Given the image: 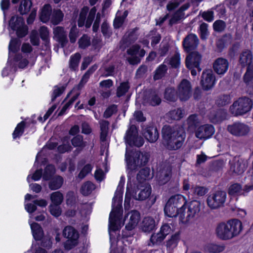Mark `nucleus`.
Segmentation results:
<instances>
[{
    "label": "nucleus",
    "mask_w": 253,
    "mask_h": 253,
    "mask_svg": "<svg viewBox=\"0 0 253 253\" xmlns=\"http://www.w3.org/2000/svg\"><path fill=\"white\" fill-rule=\"evenodd\" d=\"M162 133L168 149L176 150L182 146L185 137V133L181 126L165 125L162 129Z\"/></svg>",
    "instance_id": "obj_1"
},
{
    "label": "nucleus",
    "mask_w": 253,
    "mask_h": 253,
    "mask_svg": "<svg viewBox=\"0 0 253 253\" xmlns=\"http://www.w3.org/2000/svg\"><path fill=\"white\" fill-rule=\"evenodd\" d=\"M122 187H119L113 198V209L110 214L109 229L116 231L121 227L120 218L123 213L122 206Z\"/></svg>",
    "instance_id": "obj_2"
},
{
    "label": "nucleus",
    "mask_w": 253,
    "mask_h": 253,
    "mask_svg": "<svg viewBox=\"0 0 253 253\" xmlns=\"http://www.w3.org/2000/svg\"><path fill=\"white\" fill-rule=\"evenodd\" d=\"M149 156L139 151L126 149L125 160L127 167L131 171H136L141 167L145 165L148 162Z\"/></svg>",
    "instance_id": "obj_3"
},
{
    "label": "nucleus",
    "mask_w": 253,
    "mask_h": 253,
    "mask_svg": "<svg viewBox=\"0 0 253 253\" xmlns=\"http://www.w3.org/2000/svg\"><path fill=\"white\" fill-rule=\"evenodd\" d=\"M186 201L181 195L172 196L167 202L164 211L166 215L173 217L177 216L178 211L185 206Z\"/></svg>",
    "instance_id": "obj_4"
},
{
    "label": "nucleus",
    "mask_w": 253,
    "mask_h": 253,
    "mask_svg": "<svg viewBox=\"0 0 253 253\" xmlns=\"http://www.w3.org/2000/svg\"><path fill=\"white\" fill-rule=\"evenodd\" d=\"M151 193V188L149 184H139L137 186L136 188L132 191L127 189L125 200V206L126 205L129 204L131 198H133L135 200L143 201L147 199Z\"/></svg>",
    "instance_id": "obj_5"
},
{
    "label": "nucleus",
    "mask_w": 253,
    "mask_h": 253,
    "mask_svg": "<svg viewBox=\"0 0 253 253\" xmlns=\"http://www.w3.org/2000/svg\"><path fill=\"white\" fill-rule=\"evenodd\" d=\"M252 106L253 102L249 98L242 97L234 102L230 106L229 111L235 116L243 115L249 112Z\"/></svg>",
    "instance_id": "obj_6"
},
{
    "label": "nucleus",
    "mask_w": 253,
    "mask_h": 253,
    "mask_svg": "<svg viewBox=\"0 0 253 253\" xmlns=\"http://www.w3.org/2000/svg\"><path fill=\"white\" fill-rule=\"evenodd\" d=\"M63 237L67 240L64 243L66 250H70L77 246L79 243V234L78 231L71 226H66L62 232Z\"/></svg>",
    "instance_id": "obj_7"
},
{
    "label": "nucleus",
    "mask_w": 253,
    "mask_h": 253,
    "mask_svg": "<svg viewBox=\"0 0 253 253\" xmlns=\"http://www.w3.org/2000/svg\"><path fill=\"white\" fill-rule=\"evenodd\" d=\"M226 199V193L224 191H216L211 194L207 199L209 207L212 210L224 207Z\"/></svg>",
    "instance_id": "obj_8"
},
{
    "label": "nucleus",
    "mask_w": 253,
    "mask_h": 253,
    "mask_svg": "<svg viewBox=\"0 0 253 253\" xmlns=\"http://www.w3.org/2000/svg\"><path fill=\"white\" fill-rule=\"evenodd\" d=\"M9 25L12 30L16 31V34L19 38L25 37L28 33V27L25 25L22 17L12 16L9 22Z\"/></svg>",
    "instance_id": "obj_9"
},
{
    "label": "nucleus",
    "mask_w": 253,
    "mask_h": 253,
    "mask_svg": "<svg viewBox=\"0 0 253 253\" xmlns=\"http://www.w3.org/2000/svg\"><path fill=\"white\" fill-rule=\"evenodd\" d=\"M95 7H92L89 12L88 15L85 21L87 13L88 11V8L87 6H84L81 10L79 15L78 24L79 27H82L85 25L86 28L90 27L92 22L94 19L96 12Z\"/></svg>",
    "instance_id": "obj_10"
},
{
    "label": "nucleus",
    "mask_w": 253,
    "mask_h": 253,
    "mask_svg": "<svg viewBox=\"0 0 253 253\" xmlns=\"http://www.w3.org/2000/svg\"><path fill=\"white\" fill-rule=\"evenodd\" d=\"M230 171L232 174L240 175L243 173L247 168L244 160L239 156H235L229 161Z\"/></svg>",
    "instance_id": "obj_11"
},
{
    "label": "nucleus",
    "mask_w": 253,
    "mask_h": 253,
    "mask_svg": "<svg viewBox=\"0 0 253 253\" xmlns=\"http://www.w3.org/2000/svg\"><path fill=\"white\" fill-rule=\"evenodd\" d=\"M189 53L185 59L186 67L189 69L196 68L199 72L201 71L202 69L200 67V64L202 58L201 54L197 51H192Z\"/></svg>",
    "instance_id": "obj_12"
},
{
    "label": "nucleus",
    "mask_w": 253,
    "mask_h": 253,
    "mask_svg": "<svg viewBox=\"0 0 253 253\" xmlns=\"http://www.w3.org/2000/svg\"><path fill=\"white\" fill-rule=\"evenodd\" d=\"M177 94L181 101H186L191 95V85L189 81L183 79L178 86Z\"/></svg>",
    "instance_id": "obj_13"
},
{
    "label": "nucleus",
    "mask_w": 253,
    "mask_h": 253,
    "mask_svg": "<svg viewBox=\"0 0 253 253\" xmlns=\"http://www.w3.org/2000/svg\"><path fill=\"white\" fill-rule=\"evenodd\" d=\"M140 218V213L138 211H131L125 215L123 224H126L125 228L127 230L131 231L137 226Z\"/></svg>",
    "instance_id": "obj_14"
},
{
    "label": "nucleus",
    "mask_w": 253,
    "mask_h": 253,
    "mask_svg": "<svg viewBox=\"0 0 253 253\" xmlns=\"http://www.w3.org/2000/svg\"><path fill=\"white\" fill-rule=\"evenodd\" d=\"M239 61L242 67L247 66L246 73H253V55L251 50L243 51L240 55Z\"/></svg>",
    "instance_id": "obj_15"
},
{
    "label": "nucleus",
    "mask_w": 253,
    "mask_h": 253,
    "mask_svg": "<svg viewBox=\"0 0 253 253\" xmlns=\"http://www.w3.org/2000/svg\"><path fill=\"white\" fill-rule=\"evenodd\" d=\"M227 129L231 134L236 136H245L250 130V128L247 125L241 122H235L228 125Z\"/></svg>",
    "instance_id": "obj_16"
},
{
    "label": "nucleus",
    "mask_w": 253,
    "mask_h": 253,
    "mask_svg": "<svg viewBox=\"0 0 253 253\" xmlns=\"http://www.w3.org/2000/svg\"><path fill=\"white\" fill-rule=\"evenodd\" d=\"M142 134L145 138L150 143L155 142L159 137L157 127L151 124L143 126Z\"/></svg>",
    "instance_id": "obj_17"
},
{
    "label": "nucleus",
    "mask_w": 253,
    "mask_h": 253,
    "mask_svg": "<svg viewBox=\"0 0 253 253\" xmlns=\"http://www.w3.org/2000/svg\"><path fill=\"white\" fill-rule=\"evenodd\" d=\"M171 176V168L168 164L162 165L157 171L156 178L160 185H164L167 183L170 179Z\"/></svg>",
    "instance_id": "obj_18"
},
{
    "label": "nucleus",
    "mask_w": 253,
    "mask_h": 253,
    "mask_svg": "<svg viewBox=\"0 0 253 253\" xmlns=\"http://www.w3.org/2000/svg\"><path fill=\"white\" fill-rule=\"evenodd\" d=\"M143 103L152 106L159 105L162 99L158 91L154 90H149L145 92L143 96Z\"/></svg>",
    "instance_id": "obj_19"
},
{
    "label": "nucleus",
    "mask_w": 253,
    "mask_h": 253,
    "mask_svg": "<svg viewBox=\"0 0 253 253\" xmlns=\"http://www.w3.org/2000/svg\"><path fill=\"white\" fill-rule=\"evenodd\" d=\"M199 42L197 36L194 34H189L183 39L182 46L185 51L190 52L195 50Z\"/></svg>",
    "instance_id": "obj_20"
},
{
    "label": "nucleus",
    "mask_w": 253,
    "mask_h": 253,
    "mask_svg": "<svg viewBox=\"0 0 253 253\" xmlns=\"http://www.w3.org/2000/svg\"><path fill=\"white\" fill-rule=\"evenodd\" d=\"M215 81L214 74L211 70H206L203 72L201 83L204 90L211 89L214 85Z\"/></svg>",
    "instance_id": "obj_21"
},
{
    "label": "nucleus",
    "mask_w": 253,
    "mask_h": 253,
    "mask_svg": "<svg viewBox=\"0 0 253 253\" xmlns=\"http://www.w3.org/2000/svg\"><path fill=\"white\" fill-rule=\"evenodd\" d=\"M227 223L229 240L238 236L242 229V222L238 219L229 220Z\"/></svg>",
    "instance_id": "obj_22"
},
{
    "label": "nucleus",
    "mask_w": 253,
    "mask_h": 253,
    "mask_svg": "<svg viewBox=\"0 0 253 253\" xmlns=\"http://www.w3.org/2000/svg\"><path fill=\"white\" fill-rule=\"evenodd\" d=\"M53 39L58 42L63 47L66 45L68 40L67 39V33L65 31L64 27L61 26H57L53 29Z\"/></svg>",
    "instance_id": "obj_23"
},
{
    "label": "nucleus",
    "mask_w": 253,
    "mask_h": 253,
    "mask_svg": "<svg viewBox=\"0 0 253 253\" xmlns=\"http://www.w3.org/2000/svg\"><path fill=\"white\" fill-rule=\"evenodd\" d=\"M214 128L211 125H204L199 127L195 131V136L199 139H207L214 133Z\"/></svg>",
    "instance_id": "obj_24"
},
{
    "label": "nucleus",
    "mask_w": 253,
    "mask_h": 253,
    "mask_svg": "<svg viewBox=\"0 0 253 253\" xmlns=\"http://www.w3.org/2000/svg\"><path fill=\"white\" fill-rule=\"evenodd\" d=\"M227 113L226 110L222 109L211 111L209 114L210 121L213 124H218L226 120Z\"/></svg>",
    "instance_id": "obj_25"
},
{
    "label": "nucleus",
    "mask_w": 253,
    "mask_h": 253,
    "mask_svg": "<svg viewBox=\"0 0 253 253\" xmlns=\"http://www.w3.org/2000/svg\"><path fill=\"white\" fill-rule=\"evenodd\" d=\"M229 62L225 58L219 57L216 59L213 63L214 71L219 75L224 74L228 69Z\"/></svg>",
    "instance_id": "obj_26"
},
{
    "label": "nucleus",
    "mask_w": 253,
    "mask_h": 253,
    "mask_svg": "<svg viewBox=\"0 0 253 253\" xmlns=\"http://www.w3.org/2000/svg\"><path fill=\"white\" fill-rule=\"evenodd\" d=\"M228 228L227 223L221 222L219 223L215 228V234L216 236L222 240H228Z\"/></svg>",
    "instance_id": "obj_27"
},
{
    "label": "nucleus",
    "mask_w": 253,
    "mask_h": 253,
    "mask_svg": "<svg viewBox=\"0 0 253 253\" xmlns=\"http://www.w3.org/2000/svg\"><path fill=\"white\" fill-rule=\"evenodd\" d=\"M243 81L246 85V91L253 96V72L245 73L243 77Z\"/></svg>",
    "instance_id": "obj_28"
},
{
    "label": "nucleus",
    "mask_w": 253,
    "mask_h": 253,
    "mask_svg": "<svg viewBox=\"0 0 253 253\" xmlns=\"http://www.w3.org/2000/svg\"><path fill=\"white\" fill-rule=\"evenodd\" d=\"M155 227V221L151 217H145L141 224V229L145 232H150L152 231Z\"/></svg>",
    "instance_id": "obj_29"
},
{
    "label": "nucleus",
    "mask_w": 253,
    "mask_h": 253,
    "mask_svg": "<svg viewBox=\"0 0 253 253\" xmlns=\"http://www.w3.org/2000/svg\"><path fill=\"white\" fill-rule=\"evenodd\" d=\"M187 209L194 219L199 215L201 209V203L197 200L192 201L189 203Z\"/></svg>",
    "instance_id": "obj_30"
},
{
    "label": "nucleus",
    "mask_w": 253,
    "mask_h": 253,
    "mask_svg": "<svg viewBox=\"0 0 253 253\" xmlns=\"http://www.w3.org/2000/svg\"><path fill=\"white\" fill-rule=\"evenodd\" d=\"M100 128V140L105 142L108 133L109 122L104 120H100L99 122Z\"/></svg>",
    "instance_id": "obj_31"
},
{
    "label": "nucleus",
    "mask_w": 253,
    "mask_h": 253,
    "mask_svg": "<svg viewBox=\"0 0 253 253\" xmlns=\"http://www.w3.org/2000/svg\"><path fill=\"white\" fill-rule=\"evenodd\" d=\"M39 33L40 37L43 41V44L46 47V49L50 48V39L49 32L48 28L45 26H42L40 30Z\"/></svg>",
    "instance_id": "obj_32"
},
{
    "label": "nucleus",
    "mask_w": 253,
    "mask_h": 253,
    "mask_svg": "<svg viewBox=\"0 0 253 253\" xmlns=\"http://www.w3.org/2000/svg\"><path fill=\"white\" fill-rule=\"evenodd\" d=\"M96 189V185L90 181L84 182L81 186L80 191L84 196H88Z\"/></svg>",
    "instance_id": "obj_33"
},
{
    "label": "nucleus",
    "mask_w": 253,
    "mask_h": 253,
    "mask_svg": "<svg viewBox=\"0 0 253 253\" xmlns=\"http://www.w3.org/2000/svg\"><path fill=\"white\" fill-rule=\"evenodd\" d=\"M33 235L36 240H42L43 236V232L41 226L37 223H33L31 224Z\"/></svg>",
    "instance_id": "obj_34"
},
{
    "label": "nucleus",
    "mask_w": 253,
    "mask_h": 253,
    "mask_svg": "<svg viewBox=\"0 0 253 253\" xmlns=\"http://www.w3.org/2000/svg\"><path fill=\"white\" fill-rule=\"evenodd\" d=\"M48 183L49 188L51 190H55L59 189L63 183V178L59 175L55 176L50 179Z\"/></svg>",
    "instance_id": "obj_35"
},
{
    "label": "nucleus",
    "mask_w": 253,
    "mask_h": 253,
    "mask_svg": "<svg viewBox=\"0 0 253 253\" xmlns=\"http://www.w3.org/2000/svg\"><path fill=\"white\" fill-rule=\"evenodd\" d=\"M179 215V220L184 224L188 223L189 221L193 219L188 210H186V208L184 206L179 211L178 215Z\"/></svg>",
    "instance_id": "obj_36"
},
{
    "label": "nucleus",
    "mask_w": 253,
    "mask_h": 253,
    "mask_svg": "<svg viewBox=\"0 0 253 253\" xmlns=\"http://www.w3.org/2000/svg\"><path fill=\"white\" fill-rule=\"evenodd\" d=\"M64 17V13L59 9H54L51 17V22L54 25L59 24L62 21Z\"/></svg>",
    "instance_id": "obj_37"
},
{
    "label": "nucleus",
    "mask_w": 253,
    "mask_h": 253,
    "mask_svg": "<svg viewBox=\"0 0 253 253\" xmlns=\"http://www.w3.org/2000/svg\"><path fill=\"white\" fill-rule=\"evenodd\" d=\"M52 8L49 4H45L42 8L40 14V18L41 20L46 23L49 20L51 14Z\"/></svg>",
    "instance_id": "obj_38"
},
{
    "label": "nucleus",
    "mask_w": 253,
    "mask_h": 253,
    "mask_svg": "<svg viewBox=\"0 0 253 253\" xmlns=\"http://www.w3.org/2000/svg\"><path fill=\"white\" fill-rule=\"evenodd\" d=\"M177 91L176 92L173 87H167L166 88L164 93V98L167 100L174 102L177 98Z\"/></svg>",
    "instance_id": "obj_39"
},
{
    "label": "nucleus",
    "mask_w": 253,
    "mask_h": 253,
    "mask_svg": "<svg viewBox=\"0 0 253 253\" xmlns=\"http://www.w3.org/2000/svg\"><path fill=\"white\" fill-rule=\"evenodd\" d=\"M55 173V169L53 165H48L44 169L43 173L42 172V179L44 180L47 181L53 178Z\"/></svg>",
    "instance_id": "obj_40"
},
{
    "label": "nucleus",
    "mask_w": 253,
    "mask_h": 253,
    "mask_svg": "<svg viewBox=\"0 0 253 253\" xmlns=\"http://www.w3.org/2000/svg\"><path fill=\"white\" fill-rule=\"evenodd\" d=\"M151 177L150 169L148 168H145L141 169L137 174L136 176L137 180L140 183H143L144 181L150 179Z\"/></svg>",
    "instance_id": "obj_41"
},
{
    "label": "nucleus",
    "mask_w": 253,
    "mask_h": 253,
    "mask_svg": "<svg viewBox=\"0 0 253 253\" xmlns=\"http://www.w3.org/2000/svg\"><path fill=\"white\" fill-rule=\"evenodd\" d=\"M137 134H138V133L136 126L134 125L130 126L125 136L126 143L128 142L132 139H133Z\"/></svg>",
    "instance_id": "obj_42"
},
{
    "label": "nucleus",
    "mask_w": 253,
    "mask_h": 253,
    "mask_svg": "<svg viewBox=\"0 0 253 253\" xmlns=\"http://www.w3.org/2000/svg\"><path fill=\"white\" fill-rule=\"evenodd\" d=\"M138 30V28L136 27L132 29L130 32L127 33L124 36L123 39L120 42L122 44L126 43L127 42H131L134 41L137 39V36L135 34L136 32Z\"/></svg>",
    "instance_id": "obj_43"
},
{
    "label": "nucleus",
    "mask_w": 253,
    "mask_h": 253,
    "mask_svg": "<svg viewBox=\"0 0 253 253\" xmlns=\"http://www.w3.org/2000/svg\"><path fill=\"white\" fill-rule=\"evenodd\" d=\"M81 59V55L77 52L72 55L69 61V68L73 71L77 70L79 62Z\"/></svg>",
    "instance_id": "obj_44"
},
{
    "label": "nucleus",
    "mask_w": 253,
    "mask_h": 253,
    "mask_svg": "<svg viewBox=\"0 0 253 253\" xmlns=\"http://www.w3.org/2000/svg\"><path fill=\"white\" fill-rule=\"evenodd\" d=\"M50 199L52 202L51 204L60 205L63 201L64 197L60 191H56L50 194Z\"/></svg>",
    "instance_id": "obj_45"
},
{
    "label": "nucleus",
    "mask_w": 253,
    "mask_h": 253,
    "mask_svg": "<svg viewBox=\"0 0 253 253\" xmlns=\"http://www.w3.org/2000/svg\"><path fill=\"white\" fill-rule=\"evenodd\" d=\"M32 5V3L31 0H23L21 2L18 10L21 15L27 14L30 11Z\"/></svg>",
    "instance_id": "obj_46"
},
{
    "label": "nucleus",
    "mask_w": 253,
    "mask_h": 253,
    "mask_svg": "<svg viewBox=\"0 0 253 253\" xmlns=\"http://www.w3.org/2000/svg\"><path fill=\"white\" fill-rule=\"evenodd\" d=\"M167 67L166 65H161L155 71L153 79L155 81L160 80L165 76L167 71Z\"/></svg>",
    "instance_id": "obj_47"
},
{
    "label": "nucleus",
    "mask_w": 253,
    "mask_h": 253,
    "mask_svg": "<svg viewBox=\"0 0 253 253\" xmlns=\"http://www.w3.org/2000/svg\"><path fill=\"white\" fill-rule=\"evenodd\" d=\"M225 163L222 160H215L211 163L209 169L212 171H219L221 170L224 167Z\"/></svg>",
    "instance_id": "obj_48"
},
{
    "label": "nucleus",
    "mask_w": 253,
    "mask_h": 253,
    "mask_svg": "<svg viewBox=\"0 0 253 253\" xmlns=\"http://www.w3.org/2000/svg\"><path fill=\"white\" fill-rule=\"evenodd\" d=\"M185 14L184 12H180L177 10L172 15L169 21V25L172 26L173 24H176L180 22L181 20L184 18Z\"/></svg>",
    "instance_id": "obj_49"
},
{
    "label": "nucleus",
    "mask_w": 253,
    "mask_h": 253,
    "mask_svg": "<svg viewBox=\"0 0 253 253\" xmlns=\"http://www.w3.org/2000/svg\"><path fill=\"white\" fill-rule=\"evenodd\" d=\"M183 111L180 108H178L169 111L168 116L172 120H179L183 117Z\"/></svg>",
    "instance_id": "obj_50"
},
{
    "label": "nucleus",
    "mask_w": 253,
    "mask_h": 253,
    "mask_svg": "<svg viewBox=\"0 0 253 253\" xmlns=\"http://www.w3.org/2000/svg\"><path fill=\"white\" fill-rule=\"evenodd\" d=\"M180 240V235L178 233H176L171 236V238L167 242V248L173 249L175 248Z\"/></svg>",
    "instance_id": "obj_51"
},
{
    "label": "nucleus",
    "mask_w": 253,
    "mask_h": 253,
    "mask_svg": "<svg viewBox=\"0 0 253 253\" xmlns=\"http://www.w3.org/2000/svg\"><path fill=\"white\" fill-rule=\"evenodd\" d=\"M231 102L230 95L223 94L220 95L216 100V104L217 106L222 107L229 104Z\"/></svg>",
    "instance_id": "obj_52"
},
{
    "label": "nucleus",
    "mask_w": 253,
    "mask_h": 253,
    "mask_svg": "<svg viewBox=\"0 0 253 253\" xmlns=\"http://www.w3.org/2000/svg\"><path fill=\"white\" fill-rule=\"evenodd\" d=\"M242 191L241 185L239 183H234L229 187L228 193L230 196H236L240 194Z\"/></svg>",
    "instance_id": "obj_53"
},
{
    "label": "nucleus",
    "mask_w": 253,
    "mask_h": 253,
    "mask_svg": "<svg viewBox=\"0 0 253 253\" xmlns=\"http://www.w3.org/2000/svg\"><path fill=\"white\" fill-rule=\"evenodd\" d=\"M72 145L76 147H80L83 149L85 146V142L83 141V137L81 135L75 136L71 140Z\"/></svg>",
    "instance_id": "obj_54"
},
{
    "label": "nucleus",
    "mask_w": 253,
    "mask_h": 253,
    "mask_svg": "<svg viewBox=\"0 0 253 253\" xmlns=\"http://www.w3.org/2000/svg\"><path fill=\"white\" fill-rule=\"evenodd\" d=\"M129 86L127 82H124L120 84L117 89V96L120 97L124 95L127 92Z\"/></svg>",
    "instance_id": "obj_55"
},
{
    "label": "nucleus",
    "mask_w": 253,
    "mask_h": 253,
    "mask_svg": "<svg viewBox=\"0 0 253 253\" xmlns=\"http://www.w3.org/2000/svg\"><path fill=\"white\" fill-rule=\"evenodd\" d=\"M166 63H168L173 68H177L180 64L179 54L177 53L174 54L169 59L165 61Z\"/></svg>",
    "instance_id": "obj_56"
},
{
    "label": "nucleus",
    "mask_w": 253,
    "mask_h": 253,
    "mask_svg": "<svg viewBox=\"0 0 253 253\" xmlns=\"http://www.w3.org/2000/svg\"><path fill=\"white\" fill-rule=\"evenodd\" d=\"M187 122L188 127L193 128L200 123L198 116L196 114H192L189 116L187 120Z\"/></svg>",
    "instance_id": "obj_57"
},
{
    "label": "nucleus",
    "mask_w": 253,
    "mask_h": 253,
    "mask_svg": "<svg viewBox=\"0 0 253 253\" xmlns=\"http://www.w3.org/2000/svg\"><path fill=\"white\" fill-rule=\"evenodd\" d=\"M144 142V139L141 136L137 134L133 139H132L127 143L130 146H135L137 147L142 146Z\"/></svg>",
    "instance_id": "obj_58"
},
{
    "label": "nucleus",
    "mask_w": 253,
    "mask_h": 253,
    "mask_svg": "<svg viewBox=\"0 0 253 253\" xmlns=\"http://www.w3.org/2000/svg\"><path fill=\"white\" fill-rule=\"evenodd\" d=\"M165 236L160 232L151 235L150 241L153 244H158L161 243L165 238Z\"/></svg>",
    "instance_id": "obj_59"
},
{
    "label": "nucleus",
    "mask_w": 253,
    "mask_h": 253,
    "mask_svg": "<svg viewBox=\"0 0 253 253\" xmlns=\"http://www.w3.org/2000/svg\"><path fill=\"white\" fill-rule=\"evenodd\" d=\"M97 66L96 65H93L89 68L83 76L80 84H85L86 83L88 79L89 78L90 76L97 69Z\"/></svg>",
    "instance_id": "obj_60"
},
{
    "label": "nucleus",
    "mask_w": 253,
    "mask_h": 253,
    "mask_svg": "<svg viewBox=\"0 0 253 253\" xmlns=\"http://www.w3.org/2000/svg\"><path fill=\"white\" fill-rule=\"evenodd\" d=\"M226 23L224 21L218 20L215 21L213 24V28L215 31L221 32L225 29Z\"/></svg>",
    "instance_id": "obj_61"
},
{
    "label": "nucleus",
    "mask_w": 253,
    "mask_h": 253,
    "mask_svg": "<svg viewBox=\"0 0 253 253\" xmlns=\"http://www.w3.org/2000/svg\"><path fill=\"white\" fill-rule=\"evenodd\" d=\"M59 206V205H57L50 204L49 206L50 213L55 217L60 216L62 212L61 209Z\"/></svg>",
    "instance_id": "obj_62"
},
{
    "label": "nucleus",
    "mask_w": 253,
    "mask_h": 253,
    "mask_svg": "<svg viewBox=\"0 0 253 253\" xmlns=\"http://www.w3.org/2000/svg\"><path fill=\"white\" fill-rule=\"evenodd\" d=\"M192 189L194 194L198 197L205 195L208 191V189L204 186H196Z\"/></svg>",
    "instance_id": "obj_63"
},
{
    "label": "nucleus",
    "mask_w": 253,
    "mask_h": 253,
    "mask_svg": "<svg viewBox=\"0 0 253 253\" xmlns=\"http://www.w3.org/2000/svg\"><path fill=\"white\" fill-rule=\"evenodd\" d=\"M92 169V167L90 164H87L84 166L81 171L78 174V177L80 179H83L87 174H88Z\"/></svg>",
    "instance_id": "obj_64"
}]
</instances>
